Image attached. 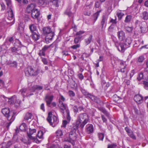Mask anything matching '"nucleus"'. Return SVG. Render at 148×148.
<instances>
[{
	"label": "nucleus",
	"mask_w": 148,
	"mask_h": 148,
	"mask_svg": "<svg viewBox=\"0 0 148 148\" xmlns=\"http://www.w3.org/2000/svg\"><path fill=\"white\" fill-rule=\"evenodd\" d=\"M90 120L88 116L86 113L79 114L77 118L76 121L75 126L78 129L79 126L81 129H83L85 125Z\"/></svg>",
	"instance_id": "obj_1"
},
{
	"label": "nucleus",
	"mask_w": 148,
	"mask_h": 148,
	"mask_svg": "<svg viewBox=\"0 0 148 148\" xmlns=\"http://www.w3.org/2000/svg\"><path fill=\"white\" fill-rule=\"evenodd\" d=\"M43 34L45 35V41L47 44L50 42L49 41H51L55 35V33L52 31L51 28L49 27H45L42 29Z\"/></svg>",
	"instance_id": "obj_2"
},
{
	"label": "nucleus",
	"mask_w": 148,
	"mask_h": 148,
	"mask_svg": "<svg viewBox=\"0 0 148 148\" xmlns=\"http://www.w3.org/2000/svg\"><path fill=\"white\" fill-rule=\"evenodd\" d=\"M52 113L51 112L48 113L47 120L51 125L54 127L58 123L59 120L58 118L55 115L53 116L52 117Z\"/></svg>",
	"instance_id": "obj_3"
},
{
	"label": "nucleus",
	"mask_w": 148,
	"mask_h": 148,
	"mask_svg": "<svg viewBox=\"0 0 148 148\" xmlns=\"http://www.w3.org/2000/svg\"><path fill=\"white\" fill-rule=\"evenodd\" d=\"M3 114L8 119V121H12L14 119V114L12 111H10L8 108H4L1 110Z\"/></svg>",
	"instance_id": "obj_4"
},
{
	"label": "nucleus",
	"mask_w": 148,
	"mask_h": 148,
	"mask_svg": "<svg viewBox=\"0 0 148 148\" xmlns=\"http://www.w3.org/2000/svg\"><path fill=\"white\" fill-rule=\"evenodd\" d=\"M36 129H32L29 128V131L27 132V135L29 140H32L33 141L37 143L38 140L36 137Z\"/></svg>",
	"instance_id": "obj_5"
},
{
	"label": "nucleus",
	"mask_w": 148,
	"mask_h": 148,
	"mask_svg": "<svg viewBox=\"0 0 148 148\" xmlns=\"http://www.w3.org/2000/svg\"><path fill=\"white\" fill-rule=\"evenodd\" d=\"M25 75L27 77L35 76L38 75V70H34L31 66L27 67L25 70Z\"/></svg>",
	"instance_id": "obj_6"
},
{
	"label": "nucleus",
	"mask_w": 148,
	"mask_h": 148,
	"mask_svg": "<svg viewBox=\"0 0 148 148\" xmlns=\"http://www.w3.org/2000/svg\"><path fill=\"white\" fill-rule=\"evenodd\" d=\"M82 92L84 95L87 96L92 101H93L98 104L100 103L101 101L99 98L89 93H87L85 90L82 89Z\"/></svg>",
	"instance_id": "obj_7"
},
{
	"label": "nucleus",
	"mask_w": 148,
	"mask_h": 148,
	"mask_svg": "<svg viewBox=\"0 0 148 148\" xmlns=\"http://www.w3.org/2000/svg\"><path fill=\"white\" fill-rule=\"evenodd\" d=\"M69 137L70 140L69 142L71 143L73 145H74L75 142L74 141L76 140L77 138L76 130L75 129L71 130L69 132Z\"/></svg>",
	"instance_id": "obj_8"
},
{
	"label": "nucleus",
	"mask_w": 148,
	"mask_h": 148,
	"mask_svg": "<svg viewBox=\"0 0 148 148\" xmlns=\"http://www.w3.org/2000/svg\"><path fill=\"white\" fill-rule=\"evenodd\" d=\"M116 45L118 51L122 53L124 52L129 47L124 42L123 43V42H119V46H117Z\"/></svg>",
	"instance_id": "obj_9"
},
{
	"label": "nucleus",
	"mask_w": 148,
	"mask_h": 148,
	"mask_svg": "<svg viewBox=\"0 0 148 148\" xmlns=\"http://www.w3.org/2000/svg\"><path fill=\"white\" fill-rule=\"evenodd\" d=\"M59 106L61 112L62 113V115L64 116L65 114L64 110L66 111L67 109H69L67 105L64 104L62 101L60 100Z\"/></svg>",
	"instance_id": "obj_10"
},
{
	"label": "nucleus",
	"mask_w": 148,
	"mask_h": 148,
	"mask_svg": "<svg viewBox=\"0 0 148 148\" xmlns=\"http://www.w3.org/2000/svg\"><path fill=\"white\" fill-rule=\"evenodd\" d=\"M54 96L53 95H46L45 97V100L46 103V105L48 107H51L50 105L53 99Z\"/></svg>",
	"instance_id": "obj_11"
},
{
	"label": "nucleus",
	"mask_w": 148,
	"mask_h": 148,
	"mask_svg": "<svg viewBox=\"0 0 148 148\" xmlns=\"http://www.w3.org/2000/svg\"><path fill=\"white\" fill-rule=\"evenodd\" d=\"M140 33L143 34L146 33L147 30V26L146 23L144 22H141L139 25Z\"/></svg>",
	"instance_id": "obj_12"
},
{
	"label": "nucleus",
	"mask_w": 148,
	"mask_h": 148,
	"mask_svg": "<svg viewBox=\"0 0 148 148\" xmlns=\"http://www.w3.org/2000/svg\"><path fill=\"white\" fill-rule=\"evenodd\" d=\"M36 7V5L35 3H31L28 5L26 8V12L27 13H31L34 10Z\"/></svg>",
	"instance_id": "obj_13"
},
{
	"label": "nucleus",
	"mask_w": 148,
	"mask_h": 148,
	"mask_svg": "<svg viewBox=\"0 0 148 148\" xmlns=\"http://www.w3.org/2000/svg\"><path fill=\"white\" fill-rule=\"evenodd\" d=\"M51 45H45L42 48V49L40 50L39 52L38 53V55L40 56H45V52L50 47Z\"/></svg>",
	"instance_id": "obj_14"
},
{
	"label": "nucleus",
	"mask_w": 148,
	"mask_h": 148,
	"mask_svg": "<svg viewBox=\"0 0 148 148\" xmlns=\"http://www.w3.org/2000/svg\"><path fill=\"white\" fill-rule=\"evenodd\" d=\"M86 132L88 134H91L94 131L93 125L91 124H87L86 126Z\"/></svg>",
	"instance_id": "obj_15"
},
{
	"label": "nucleus",
	"mask_w": 148,
	"mask_h": 148,
	"mask_svg": "<svg viewBox=\"0 0 148 148\" xmlns=\"http://www.w3.org/2000/svg\"><path fill=\"white\" fill-rule=\"evenodd\" d=\"M134 99L136 102L138 104L141 103L143 102V97L139 94L136 95L134 97Z\"/></svg>",
	"instance_id": "obj_16"
},
{
	"label": "nucleus",
	"mask_w": 148,
	"mask_h": 148,
	"mask_svg": "<svg viewBox=\"0 0 148 148\" xmlns=\"http://www.w3.org/2000/svg\"><path fill=\"white\" fill-rule=\"evenodd\" d=\"M40 15V12L36 8L31 12V16L34 19L37 18Z\"/></svg>",
	"instance_id": "obj_17"
},
{
	"label": "nucleus",
	"mask_w": 148,
	"mask_h": 148,
	"mask_svg": "<svg viewBox=\"0 0 148 148\" xmlns=\"http://www.w3.org/2000/svg\"><path fill=\"white\" fill-rule=\"evenodd\" d=\"M117 35L120 41L123 40L125 38V34L122 30L119 31L117 33Z\"/></svg>",
	"instance_id": "obj_18"
},
{
	"label": "nucleus",
	"mask_w": 148,
	"mask_h": 148,
	"mask_svg": "<svg viewBox=\"0 0 148 148\" xmlns=\"http://www.w3.org/2000/svg\"><path fill=\"white\" fill-rule=\"evenodd\" d=\"M31 36L32 39L35 41L37 40L40 38V36L38 32L32 33Z\"/></svg>",
	"instance_id": "obj_19"
},
{
	"label": "nucleus",
	"mask_w": 148,
	"mask_h": 148,
	"mask_svg": "<svg viewBox=\"0 0 148 148\" xmlns=\"http://www.w3.org/2000/svg\"><path fill=\"white\" fill-rule=\"evenodd\" d=\"M107 18L105 16L103 15L102 17V19L101 21V28L103 29L104 25L106 26L107 23Z\"/></svg>",
	"instance_id": "obj_20"
},
{
	"label": "nucleus",
	"mask_w": 148,
	"mask_h": 148,
	"mask_svg": "<svg viewBox=\"0 0 148 148\" xmlns=\"http://www.w3.org/2000/svg\"><path fill=\"white\" fill-rule=\"evenodd\" d=\"M92 38L93 35L90 34L88 38L85 39L84 40L85 45L87 46L90 44L92 40Z\"/></svg>",
	"instance_id": "obj_21"
},
{
	"label": "nucleus",
	"mask_w": 148,
	"mask_h": 148,
	"mask_svg": "<svg viewBox=\"0 0 148 148\" xmlns=\"http://www.w3.org/2000/svg\"><path fill=\"white\" fill-rule=\"evenodd\" d=\"M5 98H6V97ZM16 97L15 95L12 96L10 98H7L8 100V103L10 104H13L15 102H16Z\"/></svg>",
	"instance_id": "obj_22"
},
{
	"label": "nucleus",
	"mask_w": 148,
	"mask_h": 148,
	"mask_svg": "<svg viewBox=\"0 0 148 148\" xmlns=\"http://www.w3.org/2000/svg\"><path fill=\"white\" fill-rule=\"evenodd\" d=\"M8 19L10 20H13V21H14V14L13 11L11 8H10V10L8 12Z\"/></svg>",
	"instance_id": "obj_23"
},
{
	"label": "nucleus",
	"mask_w": 148,
	"mask_h": 148,
	"mask_svg": "<svg viewBox=\"0 0 148 148\" xmlns=\"http://www.w3.org/2000/svg\"><path fill=\"white\" fill-rule=\"evenodd\" d=\"M56 136L58 138H62L63 135V131L60 129H58L55 132Z\"/></svg>",
	"instance_id": "obj_24"
},
{
	"label": "nucleus",
	"mask_w": 148,
	"mask_h": 148,
	"mask_svg": "<svg viewBox=\"0 0 148 148\" xmlns=\"http://www.w3.org/2000/svg\"><path fill=\"white\" fill-rule=\"evenodd\" d=\"M42 89L43 87L42 86L36 85H34L32 86L31 90L33 92H34L36 90H42Z\"/></svg>",
	"instance_id": "obj_25"
},
{
	"label": "nucleus",
	"mask_w": 148,
	"mask_h": 148,
	"mask_svg": "<svg viewBox=\"0 0 148 148\" xmlns=\"http://www.w3.org/2000/svg\"><path fill=\"white\" fill-rule=\"evenodd\" d=\"M51 2L52 5L56 7H58L59 6L61 1L60 0H53Z\"/></svg>",
	"instance_id": "obj_26"
},
{
	"label": "nucleus",
	"mask_w": 148,
	"mask_h": 148,
	"mask_svg": "<svg viewBox=\"0 0 148 148\" xmlns=\"http://www.w3.org/2000/svg\"><path fill=\"white\" fill-rule=\"evenodd\" d=\"M101 12V10H99L93 14L92 15V18L94 21V22H95L97 19V18L99 16V13Z\"/></svg>",
	"instance_id": "obj_27"
},
{
	"label": "nucleus",
	"mask_w": 148,
	"mask_h": 148,
	"mask_svg": "<svg viewBox=\"0 0 148 148\" xmlns=\"http://www.w3.org/2000/svg\"><path fill=\"white\" fill-rule=\"evenodd\" d=\"M132 42V39L131 37H128L125 39L124 43L128 46L130 47V45Z\"/></svg>",
	"instance_id": "obj_28"
},
{
	"label": "nucleus",
	"mask_w": 148,
	"mask_h": 148,
	"mask_svg": "<svg viewBox=\"0 0 148 148\" xmlns=\"http://www.w3.org/2000/svg\"><path fill=\"white\" fill-rule=\"evenodd\" d=\"M27 90V89L26 88H24L20 90V92H21V94L25 96H26L27 97H30L31 96L33 95V93H31L30 94H27L26 95H24V94L25 93Z\"/></svg>",
	"instance_id": "obj_29"
},
{
	"label": "nucleus",
	"mask_w": 148,
	"mask_h": 148,
	"mask_svg": "<svg viewBox=\"0 0 148 148\" xmlns=\"http://www.w3.org/2000/svg\"><path fill=\"white\" fill-rule=\"evenodd\" d=\"M82 37V36H79L75 37L74 40V43L75 44H77L80 42Z\"/></svg>",
	"instance_id": "obj_30"
},
{
	"label": "nucleus",
	"mask_w": 148,
	"mask_h": 148,
	"mask_svg": "<svg viewBox=\"0 0 148 148\" xmlns=\"http://www.w3.org/2000/svg\"><path fill=\"white\" fill-rule=\"evenodd\" d=\"M29 29L32 33L34 32H37L36 31V27L34 24L30 25L29 26Z\"/></svg>",
	"instance_id": "obj_31"
},
{
	"label": "nucleus",
	"mask_w": 148,
	"mask_h": 148,
	"mask_svg": "<svg viewBox=\"0 0 148 148\" xmlns=\"http://www.w3.org/2000/svg\"><path fill=\"white\" fill-rule=\"evenodd\" d=\"M27 126L25 123H23L19 126V128L20 130L22 131H25L27 129Z\"/></svg>",
	"instance_id": "obj_32"
},
{
	"label": "nucleus",
	"mask_w": 148,
	"mask_h": 148,
	"mask_svg": "<svg viewBox=\"0 0 148 148\" xmlns=\"http://www.w3.org/2000/svg\"><path fill=\"white\" fill-rule=\"evenodd\" d=\"M32 116V114L31 113L28 112L25 114L24 118L25 120H28L31 119Z\"/></svg>",
	"instance_id": "obj_33"
},
{
	"label": "nucleus",
	"mask_w": 148,
	"mask_h": 148,
	"mask_svg": "<svg viewBox=\"0 0 148 148\" xmlns=\"http://www.w3.org/2000/svg\"><path fill=\"white\" fill-rule=\"evenodd\" d=\"M132 16L131 15H127L125 18L124 22L126 23H129L131 21Z\"/></svg>",
	"instance_id": "obj_34"
},
{
	"label": "nucleus",
	"mask_w": 148,
	"mask_h": 148,
	"mask_svg": "<svg viewBox=\"0 0 148 148\" xmlns=\"http://www.w3.org/2000/svg\"><path fill=\"white\" fill-rule=\"evenodd\" d=\"M43 133L42 131L40 130L38 132L36 136V137L37 138H38L39 139L43 138Z\"/></svg>",
	"instance_id": "obj_35"
},
{
	"label": "nucleus",
	"mask_w": 148,
	"mask_h": 148,
	"mask_svg": "<svg viewBox=\"0 0 148 148\" xmlns=\"http://www.w3.org/2000/svg\"><path fill=\"white\" fill-rule=\"evenodd\" d=\"M142 18L144 20H147L148 19V12L147 11H144L142 13L141 16Z\"/></svg>",
	"instance_id": "obj_36"
},
{
	"label": "nucleus",
	"mask_w": 148,
	"mask_h": 148,
	"mask_svg": "<svg viewBox=\"0 0 148 148\" xmlns=\"http://www.w3.org/2000/svg\"><path fill=\"white\" fill-rule=\"evenodd\" d=\"M66 119L68 122H69L71 121V118L70 116V111L69 109H67L66 111Z\"/></svg>",
	"instance_id": "obj_37"
},
{
	"label": "nucleus",
	"mask_w": 148,
	"mask_h": 148,
	"mask_svg": "<svg viewBox=\"0 0 148 148\" xmlns=\"http://www.w3.org/2000/svg\"><path fill=\"white\" fill-rule=\"evenodd\" d=\"M116 15L118 18L119 20H121L124 15V14L123 12H117L116 13Z\"/></svg>",
	"instance_id": "obj_38"
},
{
	"label": "nucleus",
	"mask_w": 148,
	"mask_h": 148,
	"mask_svg": "<svg viewBox=\"0 0 148 148\" xmlns=\"http://www.w3.org/2000/svg\"><path fill=\"white\" fill-rule=\"evenodd\" d=\"M97 136L99 140L103 141L104 137V134L101 133H99L97 134Z\"/></svg>",
	"instance_id": "obj_39"
},
{
	"label": "nucleus",
	"mask_w": 148,
	"mask_h": 148,
	"mask_svg": "<svg viewBox=\"0 0 148 148\" xmlns=\"http://www.w3.org/2000/svg\"><path fill=\"white\" fill-rule=\"evenodd\" d=\"M143 77V74L142 72H140L138 75L137 79L138 81H140L142 79Z\"/></svg>",
	"instance_id": "obj_40"
},
{
	"label": "nucleus",
	"mask_w": 148,
	"mask_h": 148,
	"mask_svg": "<svg viewBox=\"0 0 148 148\" xmlns=\"http://www.w3.org/2000/svg\"><path fill=\"white\" fill-rule=\"evenodd\" d=\"M126 31L128 33H131L133 30V27H127L125 28Z\"/></svg>",
	"instance_id": "obj_41"
},
{
	"label": "nucleus",
	"mask_w": 148,
	"mask_h": 148,
	"mask_svg": "<svg viewBox=\"0 0 148 148\" xmlns=\"http://www.w3.org/2000/svg\"><path fill=\"white\" fill-rule=\"evenodd\" d=\"M9 64L11 67L16 68L17 67V63L15 61H14L10 63Z\"/></svg>",
	"instance_id": "obj_42"
},
{
	"label": "nucleus",
	"mask_w": 148,
	"mask_h": 148,
	"mask_svg": "<svg viewBox=\"0 0 148 148\" xmlns=\"http://www.w3.org/2000/svg\"><path fill=\"white\" fill-rule=\"evenodd\" d=\"M41 58V61L43 63V64L45 65H47L48 64V62L46 58H43L42 56H40Z\"/></svg>",
	"instance_id": "obj_43"
},
{
	"label": "nucleus",
	"mask_w": 148,
	"mask_h": 148,
	"mask_svg": "<svg viewBox=\"0 0 148 148\" xmlns=\"http://www.w3.org/2000/svg\"><path fill=\"white\" fill-rule=\"evenodd\" d=\"M145 60V58L143 56H141L139 57L138 59V62L141 63L142 62Z\"/></svg>",
	"instance_id": "obj_44"
},
{
	"label": "nucleus",
	"mask_w": 148,
	"mask_h": 148,
	"mask_svg": "<svg viewBox=\"0 0 148 148\" xmlns=\"http://www.w3.org/2000/svg\"><path fill=\"white\" fill-rule=\"evenodd\" d=\"M64 13L65 14L68 15L69 16H71L72 15V13L71 11V9H70L69 10H66L65 11Z\"/></svg>",
	"instance_id": "obj_45"
},
{
	"label": "nucleus",
	"mask_w": 148,
	"mask_h": 148,
	"mask_svg": "<svg viewBox=\"0 0 148 148\" xmlns=\"http://www.w3.org/2000/svg\"><path fill=\"white\" fill-rule=\"evenodd\" d=\"M38 3L40 6H42L43 7L45 6V3L44 0H38Z\"/></svg>",
	"instance_id": "obj_46"
},
{
	"label": "nucleus",
	"mask_w": 148,
	"mask_h": 148,
	"mask_svg": "<svg viewBox=\"0 0 148 148\" xmlns=\"http://www.w3.org/2000/svg\"><path fill=\"white\" fill-rule=\"evenodd\" d=\"M80 46V44H77L71 46V47L73 49H76L77 48L79 47Z\"/></svg>",
	"instance_id": "obj_47"
},
{
	"label": "nucleus",
	"mask_w": 148,
	"mask_h": 148,
	"mask_svg": "<svg viewBox=\"0 0 148 148\" xmlns=\"http://www.w3.org/2000/svg\"><path fill=\"white\" fill-rule=\"evenodd\" d=\"M114 26L113 24H112L108 28V30L109 32H112L114 29Z\"/></svg>",
	"instance_id": "obj_48"
},
{
	"label": "nucleus",
	"mask_w": 148,
	"mask_h": 148,
	"mask_svg": "<svg viewBox=\"0 0 148 148\" xmlns=\"http://www.w3.org/2000/svg\"><path fill=\"white\" fill-rule=\"evenodd\" d=\"M85 33V32L83 30H80L77 32L76 34V36H81L82 34H83Z\"/></svg>",
	"instance_id": "obj_49"
},
{
	"label": "nucleus",
	"mask_w": 148,
	"mask_h": 148,
	"mask_svg": "<svg viewBox=\"0 0 148 148\" xmlns=\"http://www.w3.org/2000/svg\"><path fill=\"white\" fill-rule=\"evenodd\" d=\"M128 135L132 139L134 140L136 139V137L132 131V132H131V133L129 134Z\"/></svg>",
	"instance_id": "obj_50"
},
{
	"label": "nucleus",
	"mask_w": 148,
	"mask_h": 148,
	"mask_svg": "<svg viewBox=\"0 0 148 148\" xmlns=\"http://www.w3.org/2000/svg\"><path fill=\"white\" fill-rule=\"evenodd\" d=\"M116 145L114 143L109 144L108 146V148H116Z\"/></svg>",
	"instance_id": "obj_51"
},
{
	"label": "nucleus",
	"mask_w": 148,
	"mask_h": 148,
	"mask_svg": "<svg viewBox=\"0 0 148 148\" xmlns=\"http://www.w3.org/2000/svg\"><path fill=\"white\" fill-rule=\"evenodd\" d=\"M73 111L74 113L77 114L78 112V110L77 106H75L73 108Z\"/></svg>",
	"instance_id": "obj_52"
},
{
	"label": "nucleus",
	"mask_w": 148,
	"mask_h": 148,
	"mask_svg": "<svg viewBox=\"0 0 148 148\" xmlns=\"http://www.w3.org/2000/svg\"><path fill=\"white\" fill-rule=\"evenodd\" d=\"M77 76L78 78L80 80H82L84 78V76L82 73L78 74Z\"/></svg>",
	"instance_id": "obj_53"
},
{
	"label": "nucleus",
	"mask_w": 148,
	"mask_h": 148,
	"mask_svg": "<svg viewBox=\"0 0 148 148\" xmlns=\"http://www.w3.org/2000/svg\"><path fill=\"white\" fill-rule=\"evenodd\" d=\"M143 84L144 85V87L145 88L148 90V82L146 81H144Z\"/></svg>",
	"instance_id": "obj_54"
},
{
	"label": "nucleus",
	"mask_w": 148,
	"mask_h": 148,
	"mask_svg": "<svg viewBox=\"0 0 148 148\" xmlns=\"http://www.w3.org/2000/svg\"><path fill=\"white\" fill-rule=\"evenodd\" d=\"M69 95L70 97H73L75 96V93L72 90H70L69 91Z\"/></svg>",
	"instance_id": "obj_55"
},
{
	"label": "nucleus",
	"mask_w": 148,
	"mask_h": 148,
	"mask_svg": "<svg viewBox=\"0 0 148 148\" xmlns=\"http://www.w3.org/2000/svg\"><path fill=\"white\" fill-rule=\"evenodd\" d=\"M12 52L14 53L17 51V48L15 47H12L10 48Z\"/></svg>",
	"instance_id": "obj_56"
},
{
	"label": "nucleus",
	"mask_w": 148,
	"mask_h": 148,
	"mask_svg": "<svg viewBox=\"0 0 148 148\" xmlns=\"http://www.w3.org/2000/svg\"><path fill=\"white\" fill-rule=\"evenodd\" d=\"M65 99L64 97L61 95H60V97L59 99V102L60 100V101H62V102H63L65 101Z\"/></svg>",
	"instance_id": "obj_57"
},
{
	"label": "nucleus",
	"mask_w": 148,
	"mask_h": 148,
	"mask_svg": "<svg viewBox=\"0 0 148 148\" xmlns=\"http://www.w3.org/2000/svg\"><path fill=\"white\" fill-rule=\"evenodd\" d=\"M0 4L1 7V10H5V7L4 3L3 2H1L0 3Z\"/></svg>",
	"instance_id": "obj_58"
},
{
	"label": "nucleus",
	"mask_w": 148,
	"mask_h": 148,
	"mask_svg": "<svg viewBox=\"0 0 148 148\" xmlns=\"http://www.w3.org/2000/svg\"><path fill=\"white\" fill-rule=\"evenodd\" d=\"M110 22L112 23V24H116L117 22L116 21V18H115V19H114L112 18L111 19L110 21Z\"/></svg>",
	"instance_id": "obj_59"
},
{
	"label": "nucleus",
	"mask_w": 148,
	"mask_h": 148,
	"mask_svg": "<svg viewBox=\"0 0 148 148\" xmlns=\"http://www.w3.org/2000/svg\"><path fill=\"white\" fill-rule=\"evenodd\" d=\"M125 130L126 132L128 134L130 133L131 132H132V131L130 129L127 127H125Z\"/></svg>",
	"instance_id": "obj_60"
},
{
	"label": "nucleus",
	"mask_w": 148,
	"mask_h": 148,
	"mask_svg": "<svg viewBox=\"0 0 148 148\" xmlns=\"http://www.w3.org/2000/svg\"><path fill=\"white\" fill-rule=\"evenodd\" d=\"M6 1L7 5L9 7H11V1L10 0H7Z\"/></svg>",
	"instance_id": "obj_61"
},
{
	"label": "nucleus",
	"mask_w": 148,
	"mask_h": 148,
	"mask_svg": "<svg viewBox=\"0 0 148 148\" xmlns=\"http://www.w3.org/2000/svg\"><path fill=\"white\" fill-rule=\"evenodd\" d=\"M101 117L103 122L106 123L107 121V119L105 118L104 116L103 115H101Z\"/></svg>",
	"instance_id": "obj_62"
},
{
	"label": "nucleus",
	"mask_w": 148,
	"mask_h": 148,
	"mask_svg": "<svg viewBox=\"0 0 148 148\" xmlns=\"http://www.w3.org/2000/svg\"><path fill=\"white\" fill-rule=\"evenodd\" d=\"M40 108L41 110H42L43 112H45V111L44 106V104L42 103L40 105Z\"/></svg>",
	"instance_id": "obj_63"
},
{
	"label": "nucleus",
	"mask_w": 148,
	"mask_h": 148,
	"mask_svg": "<svg viewBox=\"0 0 148 148\" xmlns=\"http://www.w3.org/2000/svg\"><path fill=\"white\" fill-rule=\"evenodd\" d=\"M135 73V71L134 70H132L131 71V73L130 74V78H131L134 75Z\"/></svg>",
	"instance_id": "obj_64"
}]
</instances>
